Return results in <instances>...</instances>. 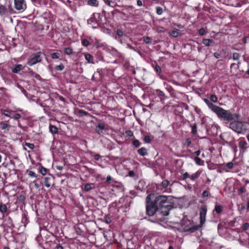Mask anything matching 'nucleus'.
Instances as JSON below:
<instances>
[{"mask_svg":"<svg viewBox=\"0 0 249 249\" xmlns=\"http://www.w3.org/2000/svg\"><path fill=\"white\" fill-rule=\"evenodd\" d=\"M146 211L149 216H153L156 211H160L163 216H167L169 211L173 208V206L168 200V197L165 196H157L150 194L146 197Z\"/></svg>","mask_w":249,"mask_h":249,"instance_id":"1","label":"nucleus"},{"mask_svg":"<svg viewBox=\"0 0 249 249\" xmlns=\"http://www.w3.org/2000/svg\"><path fill=\"white\" fill-rule=\"evenodd\" d=\"M203 101L207 104L209 108L215 113L221 120L231 122L235 119H238L239 117L238 114L232 113L230 110H225L209 102L206 98H204Z\"/></svg>","mask_w":249,"mask_h":249,"instance_id":"2","label":"nucleus"},{"mask_svg":"<svg viewBox=\"0 0 249 249\" xmlns=\"http://www.w3.org/2000/svg\"><path fill=\"white\" fill-rule=\"evenodd\" d=\"M207 212V209L206 206L203 205L199 208V215H200V225H193L190 227H188L184 224L185 227L184 231L185 232H189L193 233L198 230L199 227L202 226L205 223L206 220V215Z\"/></svg>","mask_w":249,"mask_h":249,"instance_id":"3","label":"nucleus"},{"mask_svg":"<svg viewBox=\"0 0 249 249\" xmlns=\"http://www.w3.org/2000/svg\"><path fill=\"white\" fill-rule=\"evenodd\" d=\"M248 125L247 122L234 120L229 124V127L237 133L241 134L245 133L248 130Z\"/></svg>","mask_w":249,"mask_h":249,"instance_id":"4","label":"nucleus"},{"mask_svg":"<svg viewBox=\"0 0 249 249\" xmlns=\"http://www.w3.org/2000/svg\"><path fill=\"white\" fill-rule=\"evenodd\" d=\"M44 55V53L41 52L32 54L28 59L27 64L31 66L40 62Z\"/></svg>","mask_w":249,"mask_h":249,"instance_id":"5","label":"nucleus"},{"mask_svg":"<svg viewBox=\"0 0 249 249\" xmlns=\"http://www.w3.org/2000/svg\"><path fill=\"white\" fill-rule=\"evenodd\" d=\"M14 13V10L10 1L6 2L3 5H0V15L4 16L12 14Z\"/></svg>","mask_w":249,"mask_h":249,"instance_id":"6","label":"nucleus"},{"mask_svg":"<svg viewBox=\"0 0 249 249\" xmlns=\"http://www.w3.org/2000/svg\"><path fill=\"white\" fill-rule=\"evenodd\" d=\"M14 4L15 8L20 12H23L26 9L24 0H14Z\"/></svg>","mask_w":249,"mask_h":249,"instance_id":"7","label":"nucleus"},{"mask_svg":"<svg viewBox=\"0 0 249 249\" xmlns=\"http://www.w3.org/2000/svg\"><path fill=\"white\" fill-rule=\"evenodd\" d=\"M105 128L106 124L104 123H99L96 125L95 131L98 134L101 135Z\"/></svg>","mask_w":249,"mask_h":249,"instance_id":"8","label":"nucleus"},{"mask_svg":"<svg viewBox=\"0 0 249 249\" xmlns=\"http://www.w3.org/2000/svg\"><path fill=\"white\" fill-rule=\"evenodd\" d=\"M24 67L21 64H17L13 66V67H12V71L13 73H18L21 70H23Z\"/></svg>","mask_w":249,"mask_h":249,"instance_id":"9","label":"nucleus"},{"mask_svg":"<svg viewBox=\"0 0 249 249\" xmlns=\"http://www.w3.org/2000/svg\"><path fill=\"white\" fill-rule=\"evenodd\" d=\"M84 56L85 57V59L87 60V61L89 63L94 64V62H93V57L92 55L89 53H85Z\"/></svg>","mask_w":249,"mask_h":249,"instance_id":"10","label":"nucleus"},{"mask_svg":"<svg viewBox=\"0 0 249 249\" xmlns=\"http://www.w3.org/2000/svg\"><path fill=\"white\" fill-rule=\"evenodd\" d=\"M49 131L52 134H57L58 133V128L55 125L50 124Z\"/></svg>","mask_w":249,"mask_h":249,"instance_id":"11","label":"nucleus"},{"mask_svg":"<svg viewBox=\"0 0 249 249\" xmlns=\"http://www.w3.org/2000/svg\"><path fill=\"white\" fill-rule=\"evenodd\" d=\"M247 143L245 140H240L239 142V146L240 148H241L242 149H247Z\"/></svg>","mask_w":249,"mask_h":249,"instance_id":"12","label":"nucleus"},{"mask_svg":"<svg viewBox=\"0 0 249 249\" xmlns=\"http://www.w3.org/2000/svg\"><path fill=\"white\" fill-rule=\"evenodd\" d=\"M202 43L206 46H209L211 44L213 43V41L211 39H203L202 40Z\"/></svg>","mask_w":249,"mask_h":249,"instance_id":"13","label":"nucleus"},{"mask_svg":"<svg viewBox=\"0 0 249 249\" xmlns=\"http://www.w3.org/2000/svg\"><path fill=\"white\" fill-rule=\"evenodd\" d=\"M8 121L2 122L0 123V128L2 130H5L10 126L8 124Z\"/></svg>","mask_w":249,"mask_h":249,"instance_id":"14","label":"nucleus"},{"mask_svg":"<svg viewBox=\"0 0 249 249\" xmlns=\"http://www.w3.org/2000/svg\"><path fill=\"white\" fill-rule=\"evenodd\" d=\"M52 180V177H47L45 178L44 183L46 187L49 188L51 186L50 180Z\"/></svg>","mask_w":249,"mask_h":249,"instance_id":"15","label":"nucleus"},{"mask_svg":"<svg viewBox=\"0 0 249 249\" xmlns=\"http://www.w3.org/2000/svg\"><path fill=\"white\" fill-rule=\"evenodd\" d=\"M94 184L87 183L84 186V190L86 192H88L94 188Z\"/></svg>","mask_w":249,"mask_h":249,"instance_id":"16","label":"nucleus"},{"mask_svg":"<svg viewBox=\"0 0 249 249\" xmlns=\"http://www.w3.org/2000/svg\"><path fill=\"white\" fill-rule=\"evenodd\" d=\"M139 154L142 156H144L147 154L146 149L144 147H142L138 150Z\"/></svg>","mask_w":249,"mask_h":249,"instance_id":"17","label":"nucleus"},{"mask_svg":"<svg viewBox=\"0 0 249 249\" xmlns=\"http://www.w3.org/2000/svg\"><path fill=\"white\" fill-rule=\"evenodd\" d=\"M211 103H217L218 102L217 97L215 94H211L210 96V99H207Z\"/></svg>","mask_w":249,"mask_h":249,"instance_id":"18","label":"nucleus"},{"mask_svg":"<svg viewBox=\"0 0 249 249\" xmlns=\"http://www.w3.org/2000/svg\"><path fill=\"white\" fill-rule=\"evenodd\" d=\"M78 114L79 117H83L84 116L90 115V114L88 112L82 109H79L78 110Z\"/></svg>","mask_w":249,"mask_h":249,"instance_id":"19","label":"nucleus"},{"mask_svg":"<svg viewBox=\"0 0 249 249\" xmlns=\"http://www.w3.org/2000/svg\"><path fill=\"white\" fill-rule=\"evenodd\" d=\"M170 182L166 179L163 180L161 184L159 185V187H162L163 188H166L169 185Z\"/></svg>","mask_w":249,"mask_h":249,"instance_id":"20","label":"nucleus"},{"mask_svg":"<svg viewBox=\"0 0 249 249\" xmlns=\"http://www.w3.org/2000/svg\"><path fill=\"white\" fill-rule=\"evenodd\" d=\"M200 175V172L199 171H197L195 173L192 174L191 176L190 177L192 180H195L199 177Z\"/></svg>","mask_w":249,"mask_h":249,"instance_id":"21","label":"nucleus"},{"mask_svg":"<svg viewBox=\"0 0 249 249\" xmlns=\"http://www.w3.org/2000/svg\"><path fill=\"white\" fill-rule=\"evenodd\" d=\"M88 3L89 5L93 6H98V2L97 0H88Z\"/></svg>","mask_w":249,"mask_h":249,"instance_id":"22","label":"nucleus"},{"mask_svg":"<svg viewBox=\"0 0 249 249\" xmlns=\"http://www.w3.org/2000/svg\"><path fill=\"white\" fill-rule=\"evenodd\" d=\"M64 53L67 55L73 53V51L71 47H67L64 49Z\"/></svg>","mask_w":249,"mask_h":249,"instance_id":"23","label":"nucleus"},{"mask_svg":"<svg viewBox=\"0 0 249 249\" xmlns=\"http://www.w3.org/2000/svg\"><path fill=\"white\" fill-rule=\"evenodd\" d=\"M154 70L155 71H156V72H157V73L160 75V74L161 73V68L160 67L156 64L154 67Z\"/></svg>","mask_w":249,"mask_h":249,"instance_id":"24","label":"nucleus"},{"mask_svg":"<svg viewBox=\"0 0 249 249\" xmlns=\"http://www.w3.org/2000/svg\"><path fill=\"white\" fill-rule=\"evenodd\" d=\"M26 173H27L28 175L31 177H33V178L37 177L36 174L35 173V172H34L33 171L27 170L26 171Z\"/></svg>","mask_w":249,"mask_h":249,"instance_id":"25","label":"nucleus"},{"mask_svg":"<svg viewBox=\"0 0 249 249\" xmlns=\"http://www.w3.org/2000/svg\"><path fill=\"white\" fill-rule=\"evenodd\" d=\"M223 209V207L221 205H216L215 206V211L217 213H220Z\"/></svg>","mask_w":249,"mask_h":249,"instance_id":"26","label":"nucleus"},{"mask_svg":"<svg viewBox=\"0 0 249 249\" xmlns=\"http://www.w3.org/2000/svg\"><path fill=\"white\" fill-rule=\"evenodd\" d=\"M194 160H195L196 164L197 165H202L203 163V161L202 160H201V159L198 157H195L194 158Z\"/></svg>","mask_w":249,"mask_h":249,"instance_id":"27","label":"nucleus"},{"mask_svg":"<svg viewBox=\"0 0 249 249\" xmlns=\"http://www.w3.org/2000/svg\"><path fill=\"white\" fill-rule=\"evenodd\" d=\"M191 133L194 135H195L197 133V124H195L192 127V131Z\"/></svg>","mask_w":249,"mask_h":249,"instance_id":"28","label":"nucleus"},{"mask_svg":"<svg viewBox=\"0 0 249 249\" xmlns=\"http://www.w3.org/2000/svg\"><path fill=\"white\" fill-rule=\"evenodd\" d=\"M47 169L43 167V166H41L39 172L43 176L45 175L47 173Z\"/></svg>","mask_w":249,"mask_h":249,"instance_id":"29","label":"nucleus"},{"mask_svg":"<svg viewBox=\"0 0 249 249\" xmlns=\"http://www.w3.org/2000/svg\"><path fill=\"white\" fill-rule=\"evenodd\" d=\"M6 211H7V207L5 205L1 204L0 205V211L1 213H4L6 212Z\"/></svg>","mask_w":249,"mask_h":249,"instance_id":"30","label":"nucleus"},{"mask_svg":"<svg viewBox=\"0 0 249 249\" xmlns=\"http://www.w3.org/2000/svg\"><path fill=\"white\" fill-rule=\"evenodd\" d=\"M206 33L205 29L204 28H201L198 30V34L201 36H204Z\"/></svg>","mask_w":249,"mask_h":249,"instance_id":"31","label":"nucleus"},{"mask_svg":"<svg viewBox=\"0 0 249 249\" xmlns=\"http://www.w3.org/2000/svg\"><path fill=\"white\" fill-rule=\"evenodd\" d=\"M143 41L147 44H151L152 42V39L148 36L143 37Z\"/></svg>","mask_w":249,"mask_h":249,"instance_id":"32","label":"nucleus"},{"mask_svg":"<svg viewBox=\"0 0 249 249\" xmlns=\"http://www.w3.org/2000/svg\"><path fill=\"white\" fill-rule=\"evenodd\" d=\"M82 44L84 46L87 47L89 45V42L87 39L82 40Z\"/></svg>","mask_w":249,"mask_h":249,"instance_id":"33","label":"nucleus"},{"mask_svg":"<svg viewBox=\"0 0 249 249\" xmlns=\"http://www.w3.org/2000/svg\"><path fill=\"white\" fill-rule=\"evenodd\" d=\"M60 54L58 53H53L51 54V57L53 59L58 58L59 57Z\"/></svg>","mask_w":249,"mask_h":249,"instance_id":"34","label":"nucleus"},{"mask_svg":"<svg viewBox=\"0 0 249 249\" xmlns=\"http://www.w3.org/2000/svg\"><path fill=\"white\" fill-rule=\"evenodd\" d=\"M64 69V66L63 64H60L59 65H57L55 67V69L56 71H62Z\"/></svg>","mask_w":249,"mask_h":249,"instance_id":"35","label":"nucleus"},{"mask_svg":"<svg viewBox=\"0 0 249 249\" xmlns=\"http://www.w3.org/2000/svg\"><path fill=\"white\" fill-rule=\"evenodd\" d=\"M156 13L158 15H161L163 13L162 8L160 7H156Z\"/></svg>","mask_w":249,"mask_h":249,"instance_id":"36","label":"nucleus"},{"mask_svg":"<svg viewBox=\"0 0 249 249\" xmlns=\"http://www.w3.org/2000/svg\"><path fill=\"white\" fill-rule=\"evenodd\" d=\"M125 135L128 136V137H132L133 136V132L130 130H126L125 132Z\"/></svg>","mask_w":249,"mask_h":249,"instance_id":"37","label":"nucleus"},{"mask_svg":"<svg viewBox=\"0 0 249 249\" xmlns=\"http://www.w3.org/2000/svg\"><path fill=\"white\" fill-rule=\"evenodd\" d=\"M141 143L137 140H135L133 142V145L136 148L138 147L140 145Z\"/></svg>","mask_w":249,"mask_h":249,"instance_id":"38","label":"nucleus"},{"mask_svg":"<svg viewBox=\"0 0 249 249\" xmlns=\"http://www.w3.org/2000/svg\"><path fill=\"white\" fill-rule=\"evenodd\" d=\"M179 35V33L176 31H172L170 35L172 36L173 37H178Z\"/></svg>","mask_w":249,"mask_h":249,"instance_id":"39","label":"nucleus"},{"mask_svg":"<svg viewBox=\"0 0 249 249\" xmlns=\"http://www.w3.org/2000/svg\"><path fill=\"white\" fill-rule=\"evenodd\" d=\"M25 145L26 146H27L30 149H33L35 147L34 144L33 143H31L26 142L25 144Z\"/></svg>","mask_w":249,"mask_h":249,"instance_id":"40","label":"nucleus"},{"mask_svg":"<svg viewBox=\"0 0 249 249\" xmlns=\"http://www.w3.org/2000/svg\"><path fill=\"white\" fill-rule=\"evenodd\" d=\"M240 55L239 54L237 53H234L232 54V58L234 60H238L239 58Z\"/></svg>","mask_w":249,"mask_h":249,"instance_id":"41","label":"nucleus"},{"mask_svg":"<svg viewBox=\"0 0 249 249\" xmlns=\"http://www.w3.org/2000/svg\"><path fill=\"white\" fill-rule=\"evenodd\" d=\"M246 192V189L245 188V187H241L239 190H238V194L240 195L241 194H243V193H244Z\"/></svg>","mask_w":249,"mask_h":249,"instance_id":"42","label":"nucleus"},{"mask_svg":"<svg viewBox=\"0 0 249 249\" xmlns=\"http://www.w3.org/2000/svg\"><path fill=\"white\" fill-rule=\"evenodd\" d=\"M249 223H245L242 226V229L244 231L247 230L249 229Z\"/></svg>","mask_w":249,"mask_h":249,"instance_id":"43","label":"nucleus"},{"mask_svg":"<svg viewBox=\"0 0 249 249\" xmlns=\"http://www.w3.org/2000/svg\"><path fill=\"white\" fill-rule=\"evenodd\" d=\"M104 218H105V221L106 223L109 224L111 223V220L110 219V218L108 216L105 215Z\"/></svg>","mask_w":249,"mask_h":249,"instance_id":"44","label":"nucleus"},{"mask_svg":"<svg viewBox=\"0 0 249 249\" xmlns=\"http://www.w3.org/2000/svg\"><path fill=\"white\" fill-rule=\"evenodd\" d=\"M145 142L150 143L151 141V138L149 136H145L144 138Z\"/></svg>","mask_w":249,"mask_h":249,"instance_id":"45","label":"nucleus"},{"mask_svg":"<svg viewBox=\"0 0 249 249\" xmlns=\"http://www.w3.org/2000/svg\"><path fill=\"white\" fill-rule=\"evenodd\" d=\"M210 195V192L208 191L205 190L202 193V196L203 197H207Z\"/></svg>","mask_w":249,"mask_h":249,"instance_id":"46","label":"nucleus"},{"mask_svg":"<svg viewBox=\"0 0 249 249\" xmlns=\"http://www.w3.org/2000/svg\"><path fill=\"white\" fill-rule=\"evenodd\" d=\"M156 91L157 94L159 96H164V93L161 90H160V89H157L156 90Z\"/></svg>","mask_w":249,"mask_h":249,"instance_id":"47","label":"nucleus"},{"mask_svg":"<svg viewBox=\"0 0 249 249\" xmlns=\"http://www.w3.org/2000/svg\"><path fill=\"white\" fill-rule=\"evenodd\" d=\"M190 177V176L189 173L187 172H185L182 175V179L185 180Z\"/></svg>","mask_w":249,"mask_h":249,"instance_id":"48","label":"nucleus"},{"mask_svg":"<svg viewBox=\"0 0 249 249\" xmlns=\"http://www.w3.org/2000/svg\"><path fill=\"white\" fill-rule=\"evenodd\" d=\"M21 116L20 115V114H19V113H15V114H14V115L12 117V118H14L16 120H18V119H19L20 118H21Z\"/></svg>","mask_w":249,"mask_h":249,"instance_id":"49","label":"nucleus"},{"mask_svg":"<svg viewBox=\"0 0 249 249\" xmlns=\"http://www.w3.org/2000/svg\"><path fill=\"white\" fill-rule=\"evenodd\" d=\"M117 35L119 36H123L124 33L120 29H118L116 31Z\"/></svg>","mask_w":249,"mask_h":249,"instance_id":"50","label":"nucleus"},{"mask_svg":"<svg viewBox=\"0 0 249 249\" xmlns=\"http://www.w3.org/2000/svg\"><path fill=\"white\" fill-rule=\"evenodd\" d=\"M233 166V163L232 162H230L226 164V167H227L229 169L232 168Z\"/></svg>","mask_w":249,"mask_h":249,"instance_id":"51","label":"nucleus"},{"mask_svg":"<svg viewBox=\"0 0 249 249\" xmlns=\"http://www.w3.org/2000/svg\"><path fill=\"white\" fill-rule=\"evenodd\" d=\"M10 112L9 110H4L2 114L4 115L5 116L10 117Z\"/></svg>","mask_w":249,"mask_h":249,"instance_id":"52","label":"nucleus"},{"mask_svg":"<svg viewBox=\"0 0 249 249\" xmlns=\"http://www.w3.org/2000/svg\"><path fill=\"white\" fill-rule=\"evenodd\" d=\"M128 176L130 177H134L136 176V174L133 171H130L128 172Z\"/></svg>","mask_w":249,"mask_h":249,"instance_id":"53","label":"nucleus"},{"mask_svg":"<svg viewBox=\"0 0 249 249\" xmlns=\"http://www.w3.org/2000/svg\"><path fill=\"white\" fill-rule=\"evenodd\" d=\"M18 87L19 88H20V89H21V91H22V93H23L25 95H26V96H27V95L28 93H27V92L26 91V90H25V89H23L21 86H19Z\"/></svg>","mask_w":249,"mask_h":249,"instance_id":"54","label":"nucleus"},{"mask_svg":"<svg viewBox=\"0 0 249 249\" xmlns=\"http://www.w3.org/2000/svg\"><path fill=\"white\" fill-rule=\"evenodd\" d=\"M192 142V141L191 139L188 138L186 140V143L187 144V146H189Z\"/></svg>","mask_w":249,"mask_h":249,"instance_id":"55","label":"nucleus"},{"mask_svg":"<svg viewBox=\"0 0 249 249\" xmlns=\"http://www.w3.org/2000/svg\"><path fill=\"white\" fill-rule=\"evenodd\" d=\"M33 183L34 184L35 187L36 189L39 188V185L36 182V180L33 181Z\"/></svg>","mask_w":249,"mask_h":249,"instance_id":"56","label":"nucleus"},{"mask_svg":"<svg viewBox=\"0 0 249 249\" xmlns=\"http://www.w3.org/2000/svg\"><path fill=\"white\" fill-rule=\"evenodd\" d=\"M117 5V4L115 2L111 1V4L110 5H109V6L112 7H115Z\"/></svg>","mask_w":249,"mask_h":249,"instance_id":"57","label":"nucleus"},{"mask_svg":"<svg viewBox=\"0 0 249 249\" xmlns=\"http://www.w3.org/2000/svg\"><path fill=\"white\" fill-rule=\"evenodd\" d=\"M94 157L96 160H98L99 159L101 158V156L98 154H95Z\"/></svg>","mask_w":249,"mask_h":249,"instance_id":"58","label":"nucleus"},{"mask_svg":"<svg viewBox=\"0 0 249 249\" xmlns=\"http://www.w3.org/2000/svg\"><path fill=\"white\" fill-rule=\"evenodd\" d=\"M34 77L37 80H41L42 78L41 77V76L38 74H37V73H36Z\"/></svg>","mask_w":249,"mask_h":249,"instance_id":"59","label":"nucleus"},{"mask_svg":"<svg viewBox=\"0 0 249 249\" xmlns=\"http://www.w3.org/2000/svg\"><path fill=\"white\" fill-rule=\"evenodd\" d=\"M213 55L216 58H219L221 56L220 54L218 53H214Z\"/></svg>","mask_w":249,"mask_h":249,"instance_id":"60","label":"nucleus"},{"mask_svg":"<svg viewBox=\"0 0 249 249\" xmlns=\"http://www.w3.org/2000/svg\"><path fill=\"white\" fill-rule=\"evenodd\" d=\"M105 4L109 6L111 4V1L110 0H103Z\"/></svg>","mask_w":249,"mask_h":249,"instance_id":"61","label":"nucleus"},{"mask_svg":"<svg viewBox=\"0 0 249 249\" xmlns=\"http://www.w3.org/2000/svg\"><path fill=\"white\" fill-rule=\"evenodd\" d=\"M127 46L130 49H132L134 51H136V49L135 47H133L132 46H131L130 44H129L128 43L127 44Z\"/></svg>","mask_w":249,"mask_h":249,"instance_id":"62","label":"nucleus"},{"mask_svg":"<svg viewBox=\"0 0 249 249\" xmlns=\"http://www.w3.org/2000/svg\"><path fill=\"white\" fill-rule=\"evenodd\" d=\"M111 179H112V178L111 177V176H108L107 177L106 181H107V182H109L110 180H111Z\"/></svg>","mask_w":249,"mask_h":249,"instance_id":"63","label":"nucleus"},{"mask_svg":"<svg viewBox=\"0 0 249 249\" xmlns=\"http://www.w3.org/2000/svg\"><path fill=\"white\" fill-rule=\"evenodd\" d=\"M137 4L139 6H141L142 5V1L141 0H138L137 1Z\"/></svg>","mask_w":249,"mask_h":249,"instance_id":"64","label":"nucleus"}]
</instances>
